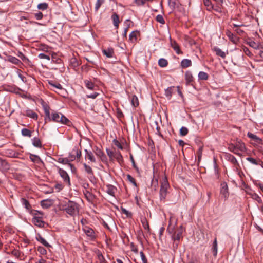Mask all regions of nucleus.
<instances>
[{
    "instance_id": "8",
    "label": "nucleus",
    "mask_w": 263,
    "mask_h": 263,
    "mask_svg": "<svg viewBox=\"0 0 263 263\" xmlns=\"http://www.w3.org/2000/svg\"><path fill=\"white\" fill-rule=\"evenodd\" d=\"M42 217L40 216H35L32 218V222L38 226L39 227H43L45 224V222L42 220Z\"/></svg>"
},
{
    "instance_id": "38",
    "label": "nucleus",
    "mask_w": 263,
    "mask_h": 263,
    "mask_svg": "<svg viewBox=\"0 0 263 263\" xmlns=\"http://www.w3.org/2000/svg\"><path fill=\"white\" fill-rule=\"evenodd\" d=\"M185 80L187 84L190 83L193 81V77L192 73L190 72H186L185 74Z\"/></svg>"
},
{
    "instance_id": "5",
    "label": "nucleus",
    "mask_w": 263,
    "mask_h": 263,
    "mask_svg": "<svg viewBox=\"0 0 263 263\" xmlns=\"http://www.w3.org/2000/svg\"><path fill=\"white\" fill-rule=\"evenodd\" d=\"M83 166L84 167L85 171L87 174V177L89 180L91 182H94L95 181V176L92 171V169L90 166L88 165L86 163H84Z\"/></svg>"
},
{
    "instance_id": "49",
    "label": "nucleus",
    "mask_w": 263,
    "mask_h": 263,
    "mask_svg": "<svg viewBox=\"0 0 263 263\" xmlns=\"http://www.w3.org/2000/svg\"><path fill=\"white\" fill-rule=\"evenodd\" d=\"M104 0H97L95 4V9L97 11L99 10L101 5L104 3Z\"/></svg>"
},
{
    "instance_id": "58",
    "label": "nucleus",
    "mask_w": 263,
    "mask_h": 263,
    "mask_svg": "<svg viewBox=\"0 0 263 263\" xmlns=\"http://www.w3.org/2000/svg\"><path fill=\"white\" fill-rule=\"evenodd\" d=\"M37 251L42 254L44 255L47 253L46 250L43 248V247H39L37 248Z\"/></svg>"
},
{
    "instance_id": "26",
    "label": "nucleus",
    "mask_w": 263,
    "mask_h": 263,
    "mask_svg": "<svg viewBox=\"0 0 263 263\" xmlns=\"http://www.w3.org/2000/svg\"><path fill=\"white\" fill-rule=\"evenodd\" d=\"M114 158L120 164L123 162V157L119 151H115Z\"/></svg>"
},
{
    "instance_id": "56",
    "label": "nucleus",
    "mask_w": 263,
    "mask_h": 263,
    "mask_svg": "<svg viewBox=\"0 0 263 263\" xmlns=\"http://www.w3.org/2000/svg\"><path fill=\"white\" fill-rule=\"evenodd\" d=\"M38 57L41 59H46L47 60H50V59L49 55H46L44 53H40Z\"/></svg>"
},
{
    "instance_id": "64",
    "label": "nucleus",
    "mask_w": 263,
    "mask_h": 263,
    "mask_svg": "<svg viewBox=\"0 0 263 263\" xmlns=\"http://www.w3.org/2000/svg\"><path fill=\"white\" fill-rule=\"evenodd\" d=\"M122 211L124 214H126L127 217H131L132 215V213L125 209L122 208Z\"/></svg>"
},
{
    "instance_id": "11",
    "label": "nucleus",
    "mask_w": 263,
    "mask_h": 263,
    "mask_svg": "<svg viewBox=\"0 0 263 263\" xmlns=\"http://www.w3.org/2000/svg\"><path fill=\"white\" fill-rule=\"evenodd\" d=\"M10 168V165L5 160L0 158V170L2 171H7Z\"/></svg>"
},
{
    "instance_id": "23",
    "label": "nucleus",
    "mask_w": 263,
    "mask_h": 263,
    "mask_svg": "<svg viewBox=\"0 0 263 263\" xmlns=\"http://www.w3.org/2000/svg\"><path fill=\"white\" fill-rule=\"evenodd\" d=\"M226 33L229 39L232 42L236 43L237 42V39L236 36L234 35L233 33H232L230 31L227 30Z\"/></svg>"
},
{
    "instance_id": "35",
    "label": "nucleus",
    "mask_w": 263,
    "mask_h": 263,
    "mask_svg": "<svg viewBox=\"0 0 263 263\" xmlns=\"http://www.w3.org/2000/svg\"><path fill=\"white\" fill-rule=\"evenodd\" d=\"M107 193L111 196H114V194L115 193V191L116 189L111 185H108L107 186Z\"/></svg>"
},
{
    "instance_id": "6",
    "label": "nucleus",
    "mask_w": 263,
    "mask_h": 263,
    "mask_svg": "<svg viewBox=\"0 0 263 263\" xmlns=\"http://www.w3.org/2000/svg\"><path fill=\"white\" fill-rule=\"evenodd\" d=\"M58 172L60 175V176L62 178L64 181L67 183L69 185H70V177L68 175L67 173L64 171V170L58 167Z\"/></svg>"
},
{
    "instance_id": "54",
    "label": "nucleus",
    "mask_w": 263,
    "mask_h": 263,
    "mask_svg": "<svg viewBox=\"0 0 263 263\" xmlns=\"http://www.w3.org/2000/svg\"><path fill=\"white\" fill-rule=\"evenodd\" d=\"M113 143L114 144L117 146L120 149H123V146L122 145V144L119 142L118 140L117 139H114L113 140Z\"/></svg>"
},
{
    "instance_id": "39",
    "label": "nucleus",
    "mask_w": 263,
    "mask_h": 263,
    "mask_svg": "<svg viewBox=\"0 0 263 263\" xmlns=\"http://www.w3.org/2000/svg\"><path fill=\"white\" fill-rule=\"evenodd\" d=\"M158 65L161 67H165L168 65V62L166 59L161 58L158 61Z\"/></svg>"
},
{
    "instance_id": "48",
    "label": "nucleus",
    "mask_w": 263,
    "mask_h": 263,
    "mask_svg": "<svg viewBox=\"0 0 263 263\" xmlns=\"http://www.w3.org/2000/svg\"><path fill=\"white\" fill-rule=\"evenodd\" d=\"M242 50L243 52L248 57H252L253 54L252 52L250 51V50L246 47H243Z\"/></svg>"
},
{
    "instance_id": "16",
    "label": "nucleus",
    "mask_w": 263,
    "mask_h": 263,
    "mask_svg": "<svg viewBox=\"0 0 263 263\" xmlns=\"http://www.w3.org/2000/svg\"><path fill=\"white\" fill-rule=\"evenodd\" d=\"M83 230L85 232V233L90 238H94L95 237V234H94V231L92 229L89 228V227H85L83 229Z\"/></svg>"
},
{
    "instance_id": "1",
    "label": "nucleus",
    "mask_w": 263,
    "mask_h": 263,
    "mask_svg": "<svg viewBox=\"0 0 263 263\" xmlns=\"http://www.w3.org/2000/svg\"><path fill=\"white\" fill-rule=\"evenodd\" d=\"M173 221V218H170V224L167 228V231L170 234L172 235V238L174 240V241L176 242V241H180V239L182 237V232L183 230L182 229V226L180 227V228L177 229L176 231H174V227L176 224V221H175V224L172 226V222ZM178 243H176V246H178Z\"/></svg>"
},
{
    "instance_id": "37",
    "label": "nucleus",
    "mask_w": 263,
    "mask_h": 263,
    "mask_svg": "<svg viewBox=\"0 0 263 263\" xmlns=\"http://www.w3.org/2000/svg\"><path fill=\"white\" fill-rule=\"evenodd\" d=\"M21 134L23 136L31 137L32 132L27 128H23L21 130Z\"/></svg>"
},
{
    "instance_id": "42",
    "label": "nucleus",
    "mask_w": 263,
    "mask_h": 263,
    "mask_svg": "<svg viewBox=\"0 0 263 263\" xmlns=\"http://www.w3.org/2000/svg\"><path fill=\"white\" fill-rule=\"evenodd\" d=\"M138 32L137 31H133L129 34V40L131 42H134L137 40V34Z\"/></svg>"
},
{
    "instance_id": "28",
    "label": "nucleus",
    "mask_w": 263,
    "mask_h": 263,
    "mask_svg": "<svg viewBox=\"0 0 263 263\" xmlns=\"http://www.w3.org/2000/svg\"><path fill=\"white\" fill-rule=\"evenodd\" d=\"M247 136L250 138L252 139V140H254L258 143H260L261 142V139L259 138L258 137H257L256 135L250 133L248 132L247 134Z\"/></svg>"
},
{
    "instance_id": "45",
    "label": "nucleus",
    "mask_w": 263,
    "mask_h": 263,
    "mask_svg": "<svg viewBox=\"0 0 263 263\" xmlns=\"http://www.w3.org/2000/svg\"><path fill=\"white\" fill-rule=\"evenodd\" d=\"M115 149L114 151H111L108 148L106 149V153L107 154V155L109 156L110 159L112 160L113 159V158H114L115 153Z\"/></svg>"
},
{
    "instance_id": "12",
    "label": "nucleus",
    "mask_w": 263,
    "mask_h": 263,
    "mask_svg": "<svg viewBox=\"0 0 263 263\" xmlns=\"http://www.w3.org/2000/svg\"><path fill=\"white\" fill-rule=\"evenodd\" d=\"M43 108L45 114V122L51 121L50 107L47 105H43Z\"/></svg>"
},
{
    "instance_id": "18",
    "label": "nucleus",
    "mask_w": 263,
    "mask_h": 263,
    "mask_svg": "<svg viewBox=\"0 0 263 263\" xmlns=\"http://www.w3.org/2000/svg\"><path fill=\"white\" fill-rule=\"evenodd\" d=\"M235 147L237 150L241 152H245L246 150V147L245 144L241 141H238L235 143Z\"/></svg>"
},
{
    "instance_id": "59",
    "label": "nucleus",
    "mask_w": 263,
    "mask_h": 263,
    "mask_svg": "<svg viewBox=\"0 0 263 263\" xmlns=\"http://www.w3.org/2000/svg\"><path fill=\"white\" fill-rule=\"evenodd\" d=\"M72 152L76 153L77 158L79 159L81 157V151L78 148L74 149Z\"/></svg>"
},
{
    "instance_id": "15",
    "label": "nucleus",
    "mask_w": 263,
    "mask_h": 263,
    "mask_svg": "<svg viewBox=\"0 0 263 263\" xmlns=\"http://www.w3.org/2000/svg\"><path fill=\"white\" fill-rule=\"evenodd\" d=\"M53 204V201L51 199L43 200L41 201V204L43 208L48 209Z\"/></svg>"
},
{
    "instance_id": "31",
    "label": "nucleus",
    "mask_w": 263,
    "mask_h": 263,
    "mask_svg": "<svg viewBox=\"0 0 263 263\" xmlns=\"http://www.w3.org/2000/svg\"><path fill=\"white\" fill-rule=\"evenodd\" d=\"M32 144L34 146L41 148L42 147L41 141L37 137H34L32 139Z\"/></svg>"
},
{
    "instance_id": "32",
    "label": "nucleus",
    "mask_w": 263,
    "mask_h": 263,
    "mask_svg": "<svg viewBox=\"0 0 263 263\" xmlns=\"http://www.w3.org/2000/svg\"><path fill=\"white\" fill-rule=\"evenodd\" d=\"M217 249H218L217 241V239L215 238L214 240V242L213 243V247L212 248L213 254L215 257L216 256V255L217 254Z\"/></svg>"
},
{
    "instance_id": "62",
    "label": "nucleus",
    "mask_w": 263,
    "mask_h": 263,
    "mask_svg": "<svg viewBox=\"0 0 263 263\" xmlns=\"http://www.w3.org/2000/svg\"><path fill=\"white\" fill-rule=\"evenodd\" d=\"M140 255L141 258V259L143 261V263H147V259L144 254V253L142 251L140 252Z\"/></svg>"
},
{
    "instance_id": "61",
    "label": "nucleus",
    "mask_w": 263,
    "mask_h": 263,
    "mask_svg": "<svg viewBox=\"0 0 263 263\" xmlns=\"http://www.w3.org/2000/svg\"><path fill=\"white\" fill-rule=\"evenodd\" d=\"M99 95V93L95 92L94 93L90 95H87L86 97L87 98L95 99Z\"/></svg>"
},
{
    "instance_id": "24",
    "label": "nucleus",
    "mask_w": 263,
    "mask_h": 263,
    "mask_svg": "<svg viewBox=\"0 0 263 263\" xmlns=\"http://www.w3.org/2000/svg\"><path fill=\"white\" fill-rule=\"evenodd\" d=\"M192 65V62L189 59H183L181 62V66L182 68H185L191 66Z\"/></svg>"
},
{
    "instance_id": "40",
    "label": "nucleus",
    "mask_w": 263,
    "mask_h": 263,
    "mask_svg": "<svg viewBox=\"0 0 263 263\" xmlns=\"http://www.w3.org/2000/svg\"><path fill=\"white\" fill-rule=\"evenodd\" d=\"M9 61L11 62L12 63L15 64L16 65H20V64H22L21 61L14 57H10L9 58Z\"/></svg>"
},
{
    "instance_id": "36",
    "label": "nucleus",
    "mask_w": 263,
    "mask_h": 263,
    "mask_svg": "<svg viewBox=\"0 0 263 263\" xmlns=\"http://www.w3.org/2000/svg\"><path fill=\"white\" fill-rule=\"evenodd\" d=\"M229 150H230L231 152H233L236 155H237L239 156H241V154L238 152H237V149L235 147V145L233 144H230L228 147Z\"/></svg>"
},
{
    "instance_id": "29",
    "label": "nucleus",
    "mask_w": 263,
    "mask_h": 263,
    "mask_svg": "<svg viewBox=\"0 0 263 263\" xmlns=\"http://www.w3.org/2000/svg\"><path fill=\"white\" fill-rule=\"evenodd\" d=\"M21 201L23 205H24L27 210H30L31 209V205L30 204L28 201L26 200L25 198H22L21 199Z\"/></svg>"
},
{
    "instance_id": "46",
    "label": "nucleus",
    "mask_w": 263,
    "mask_h": 263,
    "mask_svg": "<svg viewBox=\"0 0 263 263\" xmlns=\"http://www.w3.org/2000/svg\"><path fill=\"white\" fill-rule=\"evenodd\" d=\"M248 44L251 47L253 48L254 49H259V45L255 43L254 41H250L248 43Z\"/></svg>"
},
{
    "instance_id": "53",
    "label": "nucleus",
    "mask_w": 263,
    "mask_h": 263,
    "mask_svg": "<svg viewBox=\"0 0 263 263\" xmlns=\"http://www.w3.org/2000/svg\"><path fill=\"white\" fill-rule=\"evenodd\" d=\"M30 158L31 160V161L34 162H36L37 160H41L40 157L33 154H30Z\"/></svg>"
},
{
    "instance_id": "4",
    "label": "nucleus",
    "mask_w": 263,
    "mask_h": 263,
    "mask_svg": "<svg viewBox=\"0 0 263 263\" xmlns=\"http://www.w3.org/2000/svg\"><path fill=\"white\" fill-rule=\"evenodd\" d=\"M170 187L168 182L166 178H165L161 182L160 190L159 192L160 199L161 201H164L167 194L168 193V189Z\"/></svg>"
},
{
    "instance_id": "22",
    "label": "nucleus",
    "mask_w": 263,
    "mask_h": 263,
    "mask_svg": "<svg viewBox=\"0 0 263 263\" xmlns=\"http://www.w3.org/2000/svg\"><path fill=\"white\" fill-rule=\"evenodd\" d=\"M213 49L216 52L217 55L219 56L223 59L226 58V54L225 52L222 51L220 48L217 47H214Z\"/></svg>"
},
{
    "instance_id": "34",
    "label": "nucleus",
    "mask_w": 263,
    "mask_h": 263,
    "mask_svg": "<svg viewBox=\"0 0 263 263\" xmlns=\"http://www.w3.org/2000/svg\"><path fill=\"white\" fill-rule=\"evenodd\" d=\"M49 84L55 88L56 89L60 90V91H65L64 89L62 87V86L59 83H53V82H49Z\"/></svg>"
},
{
    "instance_id": "19",
    "label": "nucleus",
    "mask_w": 263,
    "mask_h": 263,
    "mask_svg": "<svg viewBox=\"0 0 263 263\" xmlns=\"http://www.w3.org/2000/svg\"><path fill=\"white\" fill-rule=\"evenodd\" d=\"M25 115L35 120H37L38 118L37 114L31 110H26Z\"/></svg>"
},
{
    "instance_id": "2",
    "label": "nucleus",
    "mask_w": 263,
    "mask_h": 263,
    "mask_svg": "<svg viewBox=\"0 0 263 263\" xmlns=\"http://www.w3.org/2000/svg\"><path fill=\"white\" fill-rule=\"evenodd\" d=\"M51 121L60 123L70 126L71 122L61 112H52L50 115Z\"/></svg>"
},
{
    "instance_id": "41",
    "label": "nucleus",
    "mask_w": 263,
    "mask_h": 263,
    "mask_svg": "<svg viewBox=\"0 0 263 263\" xmlns=\"http://www.w3.org/2000/svg\"><path fill=\"white\" fill-rule=\"evenodd\" d=\"M208 74L203 71L199 72L198 77L200 80H206L208 79Z\"/></svg>"
},
{
    "instance_id": "7",
    "label": "nucleus",
    "mask_w": 263,
    "mask_h": 263,
    "mask_svg": "<svg viewBox=\"0 0 263 263\" xmlns=\"http://www.w3.org/2000/svg\"><path fill=\"white\" fill-rule=\"evenodd\" d=\"M220 194L225 199L227 198L229 196L228 187L225 182L221 183Z\"/></svg>"
},
{
    "instance_id": "25",
    "label": "nucleus",
    "mask_w": 263,
    "mask_h": 263,
    "mask_svg": "<svg viewBox=\"0 0 263 263\" xmlns=\"http://www.w3.org/2000/svg\"><path fill=\"white\" fill-rule=\"evenodd\" d=\"M85 152L86 153L85 158H88L89 160H90L92 162H96V159H95L92 152L90 151H88L87 149H85Z\"/></svg>"
},
{
    "instance_id": "55",
    "label": "nucleus",
    "mask_w": 263,
    "mask_h": 263,
    "mask_svg": "<svg viewBox=\"0 0 263 263\" xmlns=\"http://www.w3.org/2000/svg\"><path fill=\"white\" fill-rule=\"evenodd\" d=\"M152 0H135V3L137 5H143L146 3V2L152 1Z\"/></svg>"
},
{
    "instance_id": "30",
    "label": "nucleus",
    "mask_w": 263,
    "mask_h": 263,
    "mask_svg": "<svg viewBox=\"0 0 263 263\" xmlns=\"http://www.w3.org/2000/svg\"><path fill=\"white\" fill-rule=\"evenodd\" d=\"M58 162L64 164H68L72 171L73 169H75V167L72 164L68 163V160L67 158H59Z\"/></svg>"
},
{
    "instance_id": "44",
    "label": "nucleus",
    "mask_w": 263,
    "mask_h": 263,
    "mask_svg": "<svg viewBox=\"0 0 263 263\" xmlns=\"http://www.w3.org/2000/svg\"><path fill=\"white\" fill-rule=\"evenodd\" d=\"M132 104L135 106H138L139 105L138 99L136 96H133L132 98Z\"/></svg>"
},
{
    "instance_id": "27",
    "label": "nucleus",
    "mask_w": 263,
    "mask_h": 263,
    "mask_svg": "<svg viewBox=\"0 0 263 263\" xmlns=\"http://www.w3.org/2000/svg\"><path fill=\"white\" fill-rule=\"evenodd\" d=\"M246 160L254 165H260V163L263 164V162H262L260 160H256L252 157H247Z\"/></svg>"
},
{
    "instance_id": "21",
    "label": "nucleus",
    "mask_w": 263,
    "mask_h": 263,
    "mask_svg": "<svg viewBox=\"0 0 263 263\" xmlns=\"http://www.w3.org/2000/svg\"><path fill=\"white\" fill-rule=\"evenodd\" d=\"M36 240L40 242L42 245H43L44 246H45L47 248H50L51 247V246L49 243H48L46 240L42 237V236L41 235H39L37 237H36Z\"/></svg>"
},
{
    "instance_id": "3",
    "label": "nucleus",
    "mask_w": 263,
    "mask_h": 263,
    "mask_svg": "<svg viewBox=\"0 0 263 263\" xmlns=\"http://www.w3.org/2000/svg\"><path fill=\"white\" fill-rule=\"evenodd\" d=\"M63 210L69 215L74 216L79 214V205L76 202L69 201L65 205Z\"/></svg>"
},
{
    "instance_id": "20",
    "label": "nucleus",
    "mask_w": 263,
    "mask_h": 263,
    "mask_svg": "<svg viewBox=\"0 0 263 263\" xmlns=\"http://www.w3.org/2000/svg\"><path fill=\"white\" fill-rule=\"evenodd\" d=\"M103 53L105 55L107 58H110L113 57L114 52V49L111 48H109L107 49L103 50Z\"/></svg>"
},
{
    "instance_id": "50",
    "label": "nucleus",
    "mask_w": 263,
    "mask_h": 263,
    "mask_svg": "<svg viewBox=\"0 0 263 263\" xmlns=\"http://www.w3.org/2000/svg\"><path fill=\"white\" fill-rule=\"evenodd\" d=\"M17 55L24 62H29V59L25 55H24L22 52H19Z\"/></svg>"
},
{
    "instance_id": "10",
    "label": "nucleus",
    "mask_w": 263,
    "mask_h": 263,
    "mask_svg": "<svg viewBox=\"0 0 263 263\" xmlns=\"http://www.w3.org/2000/svg\"><path fill=\"white\" fill-rule=\"evenodd\" d=\"M94 152L95 154L101 159L102 161H106V157L104 153L100 148L96 147Z\"/></svg>"
},
{
    "instance_id": "47",
    "label": "nucleus",
    "mask_w": 263,
    "mask_h": 263,
    "mask_svg": "<svg viewBox=\"0 0 263 263\" xmlns=\"http://www.w3.org/2000/svg\"><path fill=\"white\" fill-rule=\"evenodd\" d=\"M188 129L185 127H182L180 129V134L181 136H184L188 133Z\"/></svg>"
},
{
    "instance_id": "51",
    "label": "nucleus",
    "mask_w": 263,
    "mask_h": 263,
    "mask_svg": "<svg viewBox=\"0 0 263 263\" xmlns=\"http://www.w3.org/2000/svg\"><path fill=\"white\" fill-rule=\"evenodd\" d=\"M127 178L128 180L130 182L135 186H137V183L136 182L135 179L129 174L127 175Z\"/></svg>"
},
{
    "instance_id": "9",
    "label": "nucleus",
    "mask_w": 263,
    "mask_h": 263,
    "mask_svg": "<svg viewBox=\"0 0 263 263\" xmlns=\"http://www.w3.org/2000/svg\"><path fill=\"white\" fill-rule=\"evenodd\" d=\"M177 90V89L174 86H171L168 87L165 90V95L168 99H170L172 96V95Z\"/></svg>"
},
{
    "instance_id": "14",
    "label": "nucleus",
    "mask_w": 263,
    "mask_h": 263,
    "mask_svg": "<svg viewBox=\"0 0 263 263\" xmlns=\"http://www.w3.org/2000/svg\"><path fill=\"white\" fill-rule=\"evenodd\" d=\"M111 18L113 22L114 25L117 29L119 28L120 20L118 15L116 13H114L111 16Z\"/></svg>"
},
{
    "instance_id": "63",
    "label": "nucleus",
    "mask_w": 263,
    "mask_h": 263,
    "mask_svg": "<svg viewBox=\"0 0 263 263\" xmlns=\"http://www.w3.org/2000/svg\"><path fill=\"white\" fill-rule=\"evenodd\" d=\"M203 3L204 5L208 7L209 9L212 7L211 2L210 0H203Z\"/></svg>"
},
{
    "instance_id": "17",
    "label": "nucleus",
    "mask_w": 263,
    "mask_h": 263,
    "mask_svg": "<svg viewBox=\"0 0 263 263\" xmlns=\"http://www.w3.org/2000/svg\"><path fill=\"white\" fill-rule=\"evenodd\" d=\"M171 45L177 54H179L182 53L180 49L179 45L176 43V41H172L171 40Z\"/></svg>"
},
{
    "instance_id": "57",
    "label": "nucleus",
    "mask_w": 263,
    "mask_h": 263,
    "mask_svg": "<svg viewBox=\"0 0 263 263\" xmlns=\"http://www.w3.org/2000/svg\"><path fill=\"white\" fill-rule=\"evenodd\" d=\"M11 254L13 255L14 256L16 257V258H19L20 256V252L15 249H14L12 251Z\"/></svg>"
},
{
    "instance_id": "13",
    "label": "nucleus",
    "mask_w": 263,
    "mask_h": 263,
    "mask_svg": "<svg viewBox=\"0 0 263 263\" xmlns=\"http://www.w3.org/2000/svg\"><path fill=\"white\" fill-rule=\"evenodd\" d=\"M226 158L230 161L232 164L235 166L239 165L238 162L236 158L232 155L227 153L226 154Z\"/></svg>"
},
{
    "instance_id": "52",
    "label": "nucleus",
    "mask_w": 263,
    "mask_h": 263,
    "mask_svg": "<svg viewBox=\"0 0 263 263\" xmlns=\"http://www.w3.org/2000/svg\"><path fill=\"white\" fill-rule=\"evenodd\" d=\"M156 21L161 23V24H165V21L162 16V15L159 14L156 16Z\"/></svg>"
},
{
    "instance_id": "33",
    "label": "nucleus",
    "mask_w": 263,
    "mask_h": 263,
    "mask_svg": "<svg viewBox=\"0 0 263 263\" xmlns=\"http://www.w3.org/2000/svg\"><path fill=\"white\" fill-rule=\"evenodd\" d=\"M86 87L90 90H95V86L91 81L89 80H85L84 81Z\"/></svg>"
},
{
    "instance_id": "43",
    "label": "nucleus",
    "mask_w": 263,
    "mask_h": 263,
    "mask_svg": "<svg viewBox=\"0 0 263 263\" xmlns=\"http://www.w3.org/2000/svg\"><path fill=\"white\" fill-rule=\"evenodd\" d=\"M48 4L46 3H42L38 4L37 7L40 10H45L48 8Z\"/></svg>"
},
{
    "instance_id": "60",
    "label": "nucleus",
    "mask_w": 263,
    "mask_h": 263,
    "mask_svg": "<svg viewBox=\"0 0 263 263\" xmlns=\"http://www.w3.org/2000/svg\"><path fill=\"white\" fill-rule=\"evenodd\" d=\"M34 15H35L36 19L37 20L42 19V18L43 17V15L42 13L41 12H38L37 13H35L34 14Z\"/></svg>"
}]
</instances>
